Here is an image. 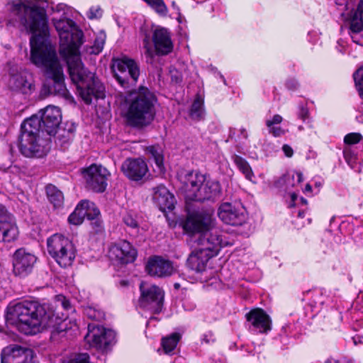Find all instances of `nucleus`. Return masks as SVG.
I'll list each match as a JSON object with an SVG mask.
<instances>
[{
  "label": "nucleus",
  "mask_w": 363,
  "mask_h": 363,
  "mask_svg": "<svg viewBox=\"0 0 363 363\" xmlns=\"http://www.w3.org/2000/svg\"><path fill=\"white\" fill-rule=\"evenodd\" d=\"M41 0H10L6 11L13 17V23L32 33L30 40V60L41 69L44 75L52 81L50 93L65 95L67 89L65 76L55 48L50 44L48 33V24L45 9Z\"/></svg>",
  "instance_id": "obj_1"
},
{
  "label": "nucleus",
  "mask_w": 363,
  "mask_h": 363,
  "mask_svg": "<svg viewBox=\"0 0 363 363\" xmlns=\"http://www.w3.org/2000/svg\"><path fill=\"white\" fill-rule=\"evenodd\" d=\"M49 305L36 301H26L7 308L6 321L15 325L26 335H34L45 328H53V333L65 330V321L57 322Z\"/></svg>",
  "instance_id": "obj_2"
},
{
  "label": "nucleus",
  "mask_w": 363,
  "mask_h": 363,
  "mask_svg": "<svg viewBox=\"0 0 363 363\" xmlns=\"http://www.w3.org/2000/svg\"><path fill=\"white\" fill-rule=\"evenodd\" d=\"M66 61L70 78L77 86V91L86 104H91L93 98L104 97V86L95 74L83 65L79 49L62 56Z\"/></svg>",
  "instance_id": "obj_3"
},
{
  "label": "nucleus",
  "mask_w": 363,
  "mask_h": 363,
  "mask_svg": "<svg viewBox=\"0 0 363 363\" xmlns=\"http://www.w3.org/2000/svg\"><path fill=\"white\" fill-rule=\"evenodd\" d=\"M154 103V95L145 87L130 93L122 110L126 123L138 128L150 124L155 116Z\"/></svg>",
  "instance_id": "obj_4"
},
{
  "label": "nucleus",
  "mask_w": 363,
  "mask_h": 363,
  "mask_svg": "<svg viewBox=\"0 0 363 363\" xmlns=\"http://www.w3.org/2000/svg\"><path fill=\"white\" fill-rule=\"evenodd\" d=\"M50 137L40 128L38 118H29L21 125L19 150L26 157H42L50 150Z\"/></svg>",
  "instance_id": "obj_5"
},
{
  "label": "nucleus",
  "mask_w": 363,
  "mask_h": 363,
  "mask_svg": "<svg viewBox=\"0 0 363 363\" xmlns=\"http://www.w3.org/2000/svg\"><path fill=\"white\" fill-rule=\"evenodd\" d=\"M182 188L186 199L191 201H203L215 199L221 193L218 182L206 179L204 174L199 172L187 174L183 181Z\"/></svg>",
  "instance_id": "obj_6"
},
{
  "label": "nucleus",
  "mask_w": 363,
  "mask_h": 363,
  "mask_svg": "<svg viewBox=\"0 0 363 363\" xmlns=\"http://www.w3.org/2000/svg\"><path fill=\"white\" fill-rule=\"evenodd\" d=\"M52 21L60 37V55L67 56L70 51L79 49L83 34L74 22L67 18H53Z\"/></svg>",
  "instance_id": "obj_7"
},
{
  "label": "nucleus",
  "mask_w": 363,
  "mask_h": 363,
  "mask_svg": "<svg viewBox=\"0 0 363 363\" xmlns=\"http://www.w3.org/2000/svg\"><path fill=\"white\" fill-rule=\"evenodd\" d=\"M152 41L154 47L152 46L148 35L143 39L144 53L150 60H152L155 55H167L173 50L172 33L167 28L153 26L152 27Z\"/></svg>",
  "instance_id": "obj_8"
},
{
  "label": "nucleus",
  "mask_w": 363,
  "mask_h": 363,
  "mask_svg": "<svg viewBox=\"0 0 363 363\" xmlns=\"http://www.w3.org/2000/svg\"><path fill=\"white\" fill-rule=\"evenodd\" d=\"M48 252L62 267L71 266L76 257L73 242L62 234H54L47 240Z\"/></svg>",
  "instance_id": "obj_9"
},
{
  "label": "nucleus",
  "mask_w": 363,
  "mask_h": 363,
  "mask_svg": "<svg viewBox=\"0 0 363 363\" xmlns=\"http://www.w3.org/2000/svg\"><path fill=\"white\" fill-rule=\"evenodd\" d=\"M111 69L116 79L125 88L135 84L140 76L138 62L127 57L113 60Z\"/></svg>",
  "instance_id": "obj_10"
},
{
  "label": "nucleus",
  "mask_w": 363,
  "mask_h": 363,
  "mask_svg": "<svg viewBox=\"0 0 363 363\" xmlns=\"http://www.w3.org/2000/svg\"><path fill=\"white\" fill-rule=\"evenodd\" d=\"M215 218L212 210H203L189 213L183 223V229L189 235H198V237L215 225Z\"/></svg>",
  "instance_id": "obj_11"
},
{
  "label": "nucleus",
  "mask_w": 363,
  "mask_h": 363,
  "mask_svg": "<svg viewBox=\"0 0 363 363\" xmlns=\"http://www.w3.org/2000/svg\"><path fill=\"white\" fill-rule=\"evenodd\" d=\"M140 291L138 306L152 313H160L163 306L164 295L163 290L156 285L141 282Z\"/></svg>",
  "instance_id": "obj_12"
},
{
  "label": "nucleus",
  "mask_w": 363,
  "mask_h": 363,
  "mask_svg": "<svg viewBox=\"0 0 363 363\" xmlns=\"http://www.w3.org/2000/svg\"><path fill=\"white\" fill-rule=\"evenodd\" d=\"M195 243V247L213 256H216L222 247L233 245L232 242L223 240L222 235L213 228L201 234Z\"/></svg>",
  "instance_id": "obj_13"
},
{
  "label": "nucleus",
  "mask_w": 363,
  "mask_h": 363,
  "mask_svg": "<svg viewBox=\"0 0 363 363\" xmlns=\"http://www.w3.org/2000/svg\"><path fill=\"white\" fill-rule=\"evenodd\" d=\"M116 333L113 330L94 324H89L88 333L84 339L93 347L106 350L114 343Z\"/></svg>",
  "instance_id": "obj_14"
},
{
  "label": "nucleus",
  "mask_w": 363,
  "mask_h": 363,
  "mask_svg": "<svg viewBox=\"0 0 363 363\" xmlns=\"http://www.w3.org/2000/svg\"><path fill=\"white\" fill-rule=\"evenodd\" d=\"M30 118H38L40 121V128L43 129L47 136L51 137L57 133V129L62 121L60 109L55 106H48L38 114Z\"/></svg>",
  "instance_id": "obj_15"
},
{
  "label": "nucleus",
  "mask_w": 363,
  "mask_h": 363,
  "mask_svg": "<svg viewBox=\"0 0 363 363\" xmlns=\"http://www.w3.org/2000/svg\"><path fill=\"white\" fill-rule=\"evenodd\" d=\"M37 257L26 249L21 247L15 251L12 257L13 273L19 277L29 275L36 263Z\"/></svg>",
  "instance_id": "obj_16"
},
{
  "label": "nucleus",
  "mask_w": 363,
  "mask_h": 363,
  "mask_svg": "<svg viewBox=\"0 0 363 363\" xmlns=\"http://www.w3.org/2000/svg\"><path fill=\"white\" fill-rule=\"evenodd\" d=\"M18 235L19 230L15 217L0 203V242H14Z\"/></svg>",
  "instance_id": "obj_17"
},
{
  "label": "nucleus",
  "mask_w": 363,
  "mask_h": 363,
  "mask_svg": "<svg viewBox=\"0 0 363 363\" xmlns=\"http://www.w3.org/2000/svg\"><path fill=\"white\" fill-rule=\"evenodd\" d=\"M1 363H35L33 351L17 345L5 347L1 354Z\"/></svg>",
  "instance_id": "obj_18"
},
{
  "label": "nucleus",
  "mask_w": 363,
  "mask_h": 363,
  "mask_svg": "<svg viewBox=\"0 0 363 363\" xmlns=\"http://www.w3.org/2000/svg\"><path fill=\"white\" fill-rule=\"evenodd\" d=\"M108 171L101 165L92 164L84 171L88 188L96 192H103L106 187Z\"/></svg>",
  "instance_id": "obj_19"
},
{
  "label": "nucleus",
  "mask_w": 363,
  "mask_h": 363,
  "mask_svg": "<svg viewBox=\"0 0 363 363\" xmlns=\"http://www.w3.org/2000/svg\"><path fill=\"white\" fill-rule=\"evenodd\" d=\"M218 218L225 224L240 225L245 221L244 209L240 205L225 202L218 208Z\"/></svg>",
  "instance_id": "obj_20"
},
{
  "label": "nucleus",
  "mask_w": 363,
  "mask_h": 363,
  "mask_svg": "<svg viewBox=\"0 0 363 363\" xmlns=\"http://www.w3.org/2000/svg\"><path fill=\"white\" fill-rule=\"evenodd\" d=\"M9 86L14 91L30 95L35 90L33 74L27 71L12 74L9 80Z\"/></svg>",
  "instance_id": "obj_21"
},
{
  "label": "nucleus",
  "mask_w": 363,
  "mask_h": 363,
  "mask_svg": "<svg viewBox=\"0 0 363 363\" xmlns=\"http://www.w3.org/2000/svg\"><path fill=\"white\" fill-rule=\"evenodd\" d=\"M247 321L260 333H267L272 330V319L262 308H255L245 315Z\"/></svg>",
  "instance_id": "obj_22"
},
{
  "label": "nucleus",
  "mask_w": 363,
  "mask_h": 363,
  "mask_svg": "<svg viewBox=\"0 0 363 363\" xmlns=\"http://www.w3.org/2000/svg\"><path fill=\"white\" fill-rule=\"evenodd\" d=\"M108 257L111 259L118 260L121 263L133 262L137 257V250L130 242L123 240L118 244L113 245L108 250Z\"/></svg>",
  "instance_id": "obj_23"
},
{
  "label": "nucleus",
  "mask_w": 363,
  "mask_h": 363,
  "mask_svg": "<svg viewBox=\"0 0 363 363\" xmlns=\"http://www.w3.org/2000/svg\"><path fill=\"white\" fill-rule=\"evenodd\" d=\"M146 271L151 276L167 277L172 276L176 270L172 262L155 256L149 259L146 264Z\"/></svg>",
  "instance_id": "obj_24"
},
{
  "label": "nucleus",
  "mask_w": 363,
  "mask_h": 363,
  "mask_svg": "<svg viewBox=\"0 0 363 363\" xmlns=\"http://www.w3.org/2000/svg\"><path fill=\"white\" fill-rule=\"evenodd\" d=\"M121 171L133 181L141 180L148 171L145 162L140 158L126 159L121 165Z\"/></svg>",
  "instance_id": "obj_25"
},
{
  "label": "nucleus",
  "mask_w": 363,
  "mask_h": 363,
  "mask_svg": "<svg viewBox=\"0 0 363 363\" xmlns=\"http://www.w3.org/2000/svg\"><path fill=\"white\" fill-rule=\"evenodd\" d=\"M213 257L202 250L195 247V250L189 255L186 261L187 267L196 273H201L206 270L209 259Z\"/></svg>",
  "instance_id": "obj_26"
},
{
  "label": "nucleus",
  "mask_w": 363,
  "mask_h": 363,
  "mask_svg": "<svg viewBox=\"0 0 363 363\" xmlns=\"http://www.w3.org/2000/svg\"><path fill=\"white\" fill-rule=\"evenodd\" d=\"M152 199L162 211L166 209L172 210L174 207V197L162 184L152 189Z\"/></svg>",
  "instance_id": "obj_27"
},
{
  "label": "nucleus",
  "mask_w": 363,
  "mask_h": 363,
  "mask_svg": "<svg viewBox=\"0 0 363 363\" xmlns=\"http://www.w3.org/2000/svg\"><path fill=\"white\" fill-rule=\"evenodd\" d=\"M363 6L361 2L358 4L357 9L352 11L350 18V28L352 40L357 44H360V42L357 36V33L361 32L363 29L362 21Z\"/></svg>",
  "instance_id": "obj_28"
},
{
  "label": "nucleus",
  "mask_w": 363,
  "mask_h": 363,
  "mask_svg": "<svg viewBox=\"0 0 363 363\" xmlns=\"http://www.w3.org/2000/svg\"><path fill=\"white\" fill-rule=\"evenodd\" d=\"M89 205L91 207V210H93L94 213H97L98 211L94 208V203L87 200L82 201L75 208L74 212L70 214L68 218V221L69 223L73 225H80L82 223L84 218L86 217V211L83 208V206Z\"/></svg>",
  "instance_id": "obj_29"
},
{
  "label": "nucleus",
  "mask_w": 363,
  "mask_h": 363,
  "mask_svg": "<svg viewBox=\"0 0 363 363\" xmlns=\"http://www.w3.org/2000/svg\"><path fill=\"white\" fill-rule=\"evenodd\" d=\"M46 193L48 198L55 208L61 207L64 202V196L61 191L56 186L49 184L46 187Z\"/></svg>",
  "instance_id": "obj_30"
},
{
  "label": "nucleus",
  "mask_w": 363,
  "mask_h": 363,
  "mask_svg": "<svg viewBox=\"0 0 363 363\" xmlns=\"http://www.w3.org/2000/svg\"><path fill=\"white\" fill-rule=\"evenodd\" d=\"M283 121L281 116L275 114L270 119L266 121V125L269 129V133L274 137H279L285 133V130L280 126H276V125L280 124Z\"/></svg>",
  "instance_id": "obj_31"
},
{
  "label": "nucleus",
  "mask_w": 363,
  "mask_h": 363,
  "mask_svg": "<svg viewBox=\"0 0 363 363\" xmlns=\"http://www.w3.org/2000/svg\"><path fill=\"white\" fill-rule=\"evenodd\" d=\"M89 207L91 206L86 204L83 206V208H84V210L86 211V217H87V218L91 220V225H92L93 229L96 232H99L102 230V222L99 218L100 211L95 203H94L93 208H95L98 211L97 213H96L95 214L94 213V211L91 210V208Z\"/></svg>",
  "instance_id": "obj_32"
},
{
  "label": "nucleus",
  "mask_w": 363,
  "mask_h": 363,
  "mask_svg": "<svg viewBox=\"0 0 363 363\" xmlns=\"http://www.w3.org/2000/svg\"><path fill=\"white\" fill-rule=\"evenodd\" d=\"M233 160L240 171H241L245 176L246 179L252 180L253 172L249 163L245 159L238 155H235Z\"/></svg>",
  "instance_id": "obj_33"
},
{
  "label": "nucleus",
  "mask_w": 363,
  "mask_h": 363,
  "mask_svg": "<svg viewBox=\"0 0 363 363\" xmlns=\"http://www.w3.org/2000/svg\"><path fill=\"white\" fill-rule=\"evenodd\" d=\"M179 339L180 335L178 333H173L168 337H164L162 341V345L164 352L169 354L172 352L175 349Z\"/></svg>",
  "instance_id": "obj_34"
},
{
  "label": "nucleus",
  "mask_w": 363,
  "mask_h": 363,
  "mask_svg": "<svg viewBox=\"0 0 363 363\" xmlns=\"http://www.w3.org/2000/svg\"><path fill=\"white\" fill-rule=\"evenodd\" d=\"M203 99L201 96H197L192 104L190 110V116L194 120H200L203 118L204 111L203 108Z\"/></svg>",
  "instance_id": "obj_35"
},
{
  "label": "nucleus",
  "mask_w": 363,
  "mask_h": 363,
  "mask_svg": "<svg viewBox=\"0 0 363 363\" xmlns=\"http://www.w3.org/2000/svg\"><path fill=\"white\" fill-rule=\"evenodd\" d=\"M159 16L165 17L168 13V9L163 0H144Z\"/></svg>",
  "instance_id": "obj_36"
},
{
  "label": "nucleus",
  "mask_w": 363,
  "mask_h": 363,
  "mask_svg": "<svg viewBox=\"0 0 363 363\" xmlns=\"http://www.w3.org/2000/svg\"><path fill=\"white\" fill-rule=\"evenodd\" d=\"M57 143L62 147L69 144V142L73 139V130L72 128L69 130H60L56 133Z\"/></svg>",
  "instance_id": "obj_37"
},
{
  "label": "nucleus",
  "mask_w": 363,
  "mask_h": 363,
  "mask_svg": "<svg viewBox=\"0 0 363 363\" xmlns=\"http://www.w3.org/2000/svg\"><path fill=\"white\" fill-rule=\"evenodd\" d=\"M147 152L153 158L155 164L159 168L163 165V156L161 153V149L158 146H150L147 148Z\"/></svg>",
  "instance_id": "obj_38"
},
{
  "label": "nucleus",
  "mask_w": 363,
  "mask_h": 363,
  "mask_svg": "<svg viewBox=\"0 0 363 363\" xmlns=\"http://www.w3.org/2000/svg\"><path fill=\"white\" fill-rule=\"evenodd\" d=\"M84 313L89 318L97 321L102 320L105 318V314L103 311L96 309L94 307H87L84 310Z\"/></svg>",
  "instance_id": "obj_39"
},
{
  "label": "nucleus",
  "mask_w": 363,
  "mask_h": 363,
  "mask_svg": "<svg viewBox=\"0 0 363 363\" xmlns=\"http://www.w3.org/2000/svg\"><path fill=\"white\" fill-rule=\"evenodd\" d=\"M354 80L359 94L363 99V67L354 73Z\"/></svg>",
  "instance_id": "obj_40"
},
{
  "label": "nucleus",
  "mask_w": 363,
  "mask_h": 363,
  "mask_svg": "<svg viewBox=\"0 0 363 363\" xmlns=\"http://www.w3.org/2000/svg\"><path fill=\"white\" fill-rule=\"evenodd\" d=\"M103 15V10L99 6H93L87 11L86 16L89 19H98Z\"/></svg>",
  "instance_id": "obj_41"
},
{
  "label": "nucleus",
  "mask_w": 363,
  "mask_h": 363,
  "mask_svg": "<svg viewBox=\"0 0 363 363\" xmlns=\"http://www.w3.org/2000/svg\"><path fill=\"white\" fill-rule=\"evenodd\" d=\"M362 138L361 134L357 133H351L345 136L344 142L348 145H354L358 143Z\"/></svg>",
  "instance_id": "obj_42"
},
{
  "label": "nucleus",
  "mask_w": 363,
  "mask_h": 363,
  "mask_svg": "<svg viewBox=\"0 0 363 363\" xmlns=\"http://www.w3.org/2000/svg\"><path fill=\"white\" fill-rule=\"evenodd\" d=\"M123 222L125 224L133 229H136L138 227V222L133 218V216L129 213L126 214L123 217Z\"/></svg>",
  "instance_id": "obj_43"
},
{
  "label": "nucleus",
  "mask_w": 363,
  "mask_h": 363,
  "mask_svg": "<svg viewBox=\"0 0 363 363\" xmlns=\"http://www.w3.org/2000/svg\"><path fill=\"white\" fill-rule=\"evenodd\" d=\"M169 74L172 82L175 83H180L182 81V75L176 68L171 67L169 69Z\"/></svg>",
  "instance_id": "obj_44"
},
{
  "label": "nucleus",
  "mask_w": 363,
  "mask_h": 363,
  "mask_svg": "<svg viewBox=\"0 0 363 363\" xmlns=\"http://www.w3.org/2000/svg\"><path fill=\"white\" fill-rule=\"evenodd\" d=\"M51 9L54 13H62V15H65L68 11V6L64 4H58L55 6H52Z\"/></svg>",
  "instance_id": "obj_45"
},
{
  "label": "nucleus",
  "mask_w": 363,
  "mask_h": 363,
  "mask_svg": "<svg viewBox=\"0 0 363 363\" xmlns=\"http://www.w3.org/2000/svg\"><path fill=\"white\" fill-rule=\"evenodd\" d=\"M295 178V175L293 174V175H289V174H287V175H284L282 177H281L278 182H277V186H281L282 184H286V186H288L290 183V181L291 180H294Z\"/></svg>",
  "instance_id": "obj_46"
},
{
  "label": "nucleus",
  "mask_w": 363,
  "mask_h": 363,
  "mask_svg": "<svg viewBox=\"0 0 363 363\" xmlns=\"http://www.w3.org/2000/svg\"><path fill=\"white\" fill-rule=\"evenodd\" d=\"M308 115H309L308 109L303 106H300L299 111H298V117L301 119H302L303 121H305L306 118H308Z\"/></svg>",
  "instance_id": "obj_47"
},
{
  "label": "nucleus",
  "mask_w": 363,
  "mask_h": 363,
  "mask_svg": "<svg viewBox=\"0 0 363 363\" xmlns=\"http://www.w3.org/2000/svg\"><path fill=\"white\" fill-rule=\"evenodd\" d=\"M214 340H215L212 332H208L207 333L203 334L201 339V341L206 344L213 342Z\"/></svg>",
  "instance_id": "obj_48"
},
{
  "label": "nucleus",
  "mask_w": 363,
  "mask_h": 363,
  "mask_svg": "<svg viewBox=\"0 0 363 363\" xmlns=\"http://www.w3.org/2000/svg\"><path fill=\"white\" fill-rule=\"evenodd\" d=\"M58 301L60 302L62 306L65 310H69L71 308L70 303L69 300H67L65 296H58Z\"/></svg>",
  "instance_id": "obj_49"
},
{
  "label": "nucleus",
  "mask_w": 363,
  "mask_h": 363,
  "mask_svg": "<svg viewBox=\"0 0 363 363\" xmlns=\"http://www.w3.org/2000/svg\"><path fill=\"white\" fill-rule=\"evenodd\" d=\"M282 150L284 152L285 155L288 157H292L294 154L293 149L289 145H284L282 147Z\"/></svg>",
  "instance_id": "obj_50"
},
{
  "label": "nucleus",
  "mask_w": 363,
  "mask_h": 363,
  "mask_svg": "<svg viewBox=\"0 0 363 363\" xmlns=\"http://www.w3.org/2000/svg\"><path fill=\"white\" fill-rule=\"evenodd\" d=\"M104 40L101 39L100 40L96 39L94 43V46L96 48L98 52L101 51L104 47Z\"/></svg>",
  "instance_id": "obj_51"
},
{
  "label": "nucleus",
  "mask_w": 363,
  "mask_h": 363,
  "mask_svg": "<svg viewBox=\"0 0 363 363\" xmlns=\"http://www.w3.org/2000/svg\"><path fill=\"white\" fill-rule=\"evenodd\" d=\"M291 202L289 204V206L292 208L295 206V201L297 199V194L295 193L290 194Z\"/></svg>",
  "instance_id": "obj_52"
},
{
  "label": "nucleus",
  "mask_w": 363,
  "mask_h": 363,
  "mask_svg": "<svg viewBox=\"0 0 363 363\" xmlns=\"http://www.w3.org/2000/svg\"><path fill=\"white\" fill-rule=\"evenodd\" d=\"M295 175L296 177L298 183H301L303 182V174L301 172H296Z\"/></svg>",
  "instance_id": "obj_53"
},
{
  "label": "nucleus",
  "mask_w": 363,
  "mask_h": 363,
  "mask_svg": "<svg viewBox=\"0 0 363 363\" xmlns=\"http://www.w3.org/2000/svg\"><path fill=\"white\" fill-rule=\"evenodd\" d=\"M287 86L289 88L296 89V86H298V83L296 82H295V81L294 82H287Z\"/></svg>",
  "instance_id": "obj_54"
},
{
  "label": "nucleus",
  "mask_w": 363,
  "mask_h": 363,
  "mask_svg": "<svg viewBox=\"0 0 363 363\" xmlns=\"http://www.w3.org/2000/svg\"><path fill=\"white\" fill-rule=\"evenodd\" d=\"M240 134L242 135V137L245 138V139H247L248 138V133L246 130V129L245 128H241L240 129Z\"/></svg>",
  "instance_id": "obj_55"
},
{
  "label": "nucleus",
  "mask_w": 363,
  "mask_h": 363,
  "mask_svg": "<svg viewBox=\"0 0 363 363\" xmlns=\"http://www.w3.org/2000/svg\"><path fill=\"white\" fill-rule=\"evenodd\" d=\"M304 191L305 192H311L312 186L309 184H307L305 186Z\"/></svg>",
  "instance_id": "obj_56"
},
{
  "label": "nucleus",
  "mask_w": 363,
  "mask_h": 363,
  "mask_svg": "<svg viewBox=\"0 0 363 363\" xmlns=\"http://www.w3.org/2000/svg\"><path fill=\"white\" fill-rule=\"evenodd\" d=\"M172 7H173L174 9H176L177 11H179V7L177 6V4H176V3H175L174 1H172Z\"/></svg>",
  "instance_id": "obj_57"
},
{
  "label": "nucleus",
  "mask_w": 363,
  "mask_h": 363,
  "mask_svg": "<svg viewBox=\"0 0 363 363\" xmlns=\"http://www.w3.org/2000/svg\"><path fill=\"white\" fill-rule=\"evenodd\" d=\"M301 202H302L303 203H304V204H306V203H307V200H306V199H305L304 198H301Z\"/></svg>",
  "instance_id": "obj_58"
},
{
  "label": "nucleus",
  "mask_w": 363,
  "mask_h": 363,
  "mask_svg": "<svg viewBox=\"0 0 363 363\" xmlns=\"http://www.w3.org/2000/svg\"><path fill=\"white\" fill-rule=\"evenodd\" d=\"M303 216H304V212L303 211H302V212L300 211L298 213V217L302 218V217H303Z\"/></svg>",
  "instance_id": "obj_59"
},
{
  "label": "nucleus",
  "mask_w": 363,
  "mask_h": 363,
  "mask_svg": "<svg viewBox=\"0 0 363 363\" xmlns=\"http://www.w3.org/2000/svg\"><path fill=\"white\" fill-rule=\"evenodd\" d=\"M179 284H174L175 288H178V287H179Z\"/></svg>",
  "instance_id": "obj_60"
},
{
  "label": "nucleus",
  "mask_w": 363,
  "mask_h": 363,
  "mask_svg": "<svg viewBox=\"0 0 363 363\" xmlns=\"http://www.w3.org/2000/svg\"><path fill=\"white\" fill-rule=\"evenodd\" d=\"M298 128H299L300 130H302V129H303V128H302L301 126H300Z\"/></svg>",
  "instance_id": "obj_61"
}]
</instances>
